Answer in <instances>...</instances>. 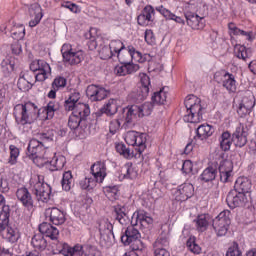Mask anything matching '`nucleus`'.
<instances>
[{
  "label": "nucleus",
  "instance_id": "32",
  "mask_svg": "<svg viewBox=\"0 0 256 256\" xmlns=\"http://www.w3.org/2000/svg\"><path fill=\"white\" fill-rule=\"evenodd\" d=\"M211 222L213 223L211 216L208 214L198 215L194 220L195 229L201 233L206 232L207 228H209V225H211Z\"/></svg>",
  "mask_w": 256,
  "mask_h": 256
},
{
  "label": "nucleus",
  "instance_id": "16",
  "mask_svg": "<svg viewBox=\"0 0 256 256\" xmlns=\"http://www.w3.org/2000/svg\"><path fill=\"white\" fill-rule=\"evenodd\" d=\"M219 180L227 183L233 174V162L231 160H222L218 166Z\"/></svg>",
  "mask_w": 256,
  "mask_h": 256
},
{
  "label": "nucleus",
  "instance_id": "54",
  "mask_svg": "<svg viewBox=\"0 0 256 256\" xmlns=\"http://www.w3.org/2000/svg\"><path fill=\"white\" fill-rule=\"evenodd\" d=\"M33 88V84L29 82L24 76H20L18 79V89L22 92H28Z\"/></svg>",
  "mask_w": 256,
  "mask_h": 256
},
{
  "label": "nucleus",
  "instance_id": "18",
  "mask_svg": "<svg viewBox=\"0 0 256 256\" xmlns=\"http://www.w3.org/2000/svg\"><path fill=\"white\" fill-rule=\"evenodd\" d=\"M185 19H186L187 26L191 27V29H194L196 31L205 29V18L204 17H200L199 15H197L193 12H186Z\"/></svg>",
  "mask_w": 256,
  "mask_h": 256
},
{
  "label": "nucleus",
  "instance_id": "1",
  "mask_svg": "<svg viewBox=\"0 0 256 256\" xmlns=\"http://www.w3.org/2000/svg\"><path fill=\"white\" fill-rule=\"evenodd\" d=\"M184 105L186 108L184 122L196 124L203 120L206 107L205 104H202V100L199 97L196 95L186 96Z\"/></svg>",
  "mask_w": 256,
  "mask_h": 256
},
{
  "label": "nucleus",
  "instance_id": "24",
  "mask_svg": "<svg viewBox=\"0 0 256 256\" xmlns=\"http://www.w3.org/2000/svg\"><path fill=\"white\" fill-rule=\"evenodd\" d=\"M29 15L34 18L30 20L29 27H37L43 19V9L41 8V5L37 3L32 4L29 8Z\"/></svg>",
  "mask_w": 256,
  "mask_h": 256
},
{
  "label": "nucleus",
  "instance_id": "61",
  "mask_svg": "<svg viewBox=\"0 0 256 256\" xmlns=\"http://www.w3.org/2000/svg\"><path fill=\"white\" fill-rule=\"evenodd\" d=\"M144 133H140V132H127L126 134V143L127 145L132 144L134 141H136V139H138L139 135H143Z\"/></svg>",
  "mask_w": 256,
  "mask_h": 256
},
{
  "label": "nucleus",
  "instance_id": "62",
  "mask_svg": "<svg viewBox=\"0 0 256 256\" xmlns=\"http://www.w3.org/2000/svg\"><path fill=\"white\" fill-rule=\"evenodd\" d=\"M120 125H121V123L117 119L109 122V133H111L112 135H115L117 133V131H119Z\"/></svg>",
  "mask_w": 256,
  "mask_h": 256
},
{
  "label": "nucleus",
  "instance_id": "28",
  "mask_svg": "<svg viewBox=\"0 0 256 256\" xmlns=\"http://www.w3.org/2000/svg\"><path fill=\"white\" fill-rule=\"evenodd\" d=\"M49 218L50 223H52L55 226H62L65 221H67V218L65 217V212L61 209H58L56 207L50 208L49 210Z\"/></svg>",
  "mask_w": 256,
  "mask_h": 256
},
{
  "label": "nucleus",
  "instance_id": "45",
  "mask_svg": "<svg viewBox=\"0 0 256 256\" xmlns=\"http://www.w3.org/2000/svg\"><path fill=\"white\" fill-rule=\"evenodd\" d=\"M217 170L214 169L213 167H208L206 169H204L203 173H201L200 175V180L202 182H212L213 180L216 179V174H217Z\"/></svg>",
  "mask_w": 256,
  "mask_h": 256
},
{
  "label": "nucleus",
  "instance_id": "15",
  "mask_svg": "<svg viewBox=\"0 0 256 256\" xmlns=\"http://www.w3.org/2000/svg\"><path fill=\"white\" fill-rule=\"evenodd\" d=\"M57 249L60 255L64 256H81L83 255V246L77 244L75 246H70L66 242H59Z\"/></svg>",
  "mask_w": 256,
  "mask_h": 256
},
{
  "label": "nucleus",
  "instance_id": "53",
  "mask_svg": "<svg viewBox=\"0 0 256 256\" xmlns=\"http://www.w3.org/2000/svg\"><path fill=\"white\" fill-rule=\"evenodd\" d=\"M115 150L118 154L122 155L126 159H131L133 157V153L130 151L125 144H117L115 145Z\"/></svg>",
  "mask_w": 256,
  "mask_h": 256
},
{
  "label": "nucleus",
  "instance_id": "50",
  "mask_svg": "<svg viewBox=\"0 0 256 256\" xmlns=\"http://www.w3.org/2000/svg\"><path fill=\"white\" fill-rule=\"evenodd\" d=\"M145 143H147V134L144 133L140 134L139 137L136 138L135 141H133L129 145L133 147H138V152L142 153L146 148Z\"/></svg>",
  "mask_w": 256,
  "mask_h": 256
},
{
  "label": "nucleus",
  "instance_id": "44",
  "mask_svg": "<svg viewBox=\"0 0 256 256\" xmlns=\"http://www.w3.org/2000/svg\"><path fill=\"white\" fill-rule=\"evenodd\" d=\"M55 130L53 129H47L44 130V132L38 133V141H41V143H53L55 140Z\"/></svg>",
  "mask_w": 256,
  "mask_h": 256
},
{
  "label": "nucleus",
  "instance_id": "40",
  "mask_svg": "<svg viewBox=\"0 0 256 256\" xmlns=\"http://www.w3.org/2000/svg\"><path fill=\"white\" fill-rule=\"evenodd\" d=\"M234 54L238 59L247 61L251 57V48L245 47V45L236 44L234 47Z\"/></svg>",
  "mask_w": 256,
  "mask_h": 256
},
{
  "label": "nucleus",
  "instance_id": "35",
  "mask_svg": "<svg viewBox=\"0 0 256 256\" xmlns=\"http://www.w3.org/2000/svg\"><path fill=\"white\" fill-rule=\"evenodd\" d=\"M195 133L197 134V139L203 141L212 137L213 133H215V129L209 124H201L195 130Z\"/></svg>",
  "mask_w": 256,
  "mask_h": 256
},
{
  "label": "nucleus",
  "instance_id": "25",
  "mask_svg": "<svg viewBox=\"0 0 256 256\" xmlns=\"http://www.w3.org/2000/svg\"><path fill=\"white\" fill-rule=\"evenodd\" d=\"M139 77H140L141 86H140V91L138 92V100L144 101L147 98L148 93H150V86H151L150 77L147 76V74L145 73H140Z\"/></svg>",
  "mask_w": 256,
  "mask_h": 256
},
{
  "label": "nucleus",
  "instance_id": "58",
  "mask_svg": "<svg viewBox=\"0 0 256 256\" xmlns=\"http://www.w3.org/2000/svg\"><path fill=\"white\" fill-rule=\"evenodd\" d=\"M80 105H85L86 107L89 108V105H87V104H77L76 101H67V100H65V102H64L65 111H79Z\"/></svg>",
  "mask_w": 256,
  "mask_h": 256
},
{
  "label": "nucleus",
  "instance_id": "63",
  "mask_svg": "<svg viewBox=\"0 0 256 256\" xmlns=\"http://www.w3.org/2000/svg\"><path fill=\"white\" fill-rule=\"evenodd\" d=\"M129 245L133 251H143L145 249V245L141 240H132Z\"/></svg>",
  "mask_w": 256,
  "mask_h": 256
},
{
  "label": "nucleus",
  "instance_id": "22",
  "mask_svg": "<svg viewBox=\"0 0 256 256\" xmlns=\"http://www.w3.org/2000/svg\"><path fill=\"white\" fill-rule=\"evenodd\" d=\"M253 107H255V97L253 95L244 96L241 104L238 107L237 113L241 118L250 114Z\"/></svg>",
  "mask_w": 256,
  "mask_h": 256
},
{
  "label": "nucleus",
  "instance_id": "33",
  "mask_svg": "<svg viewBox=\"0 0 256 256\" xmlns=\"http://www.w3.org/2000/svg\"><path fill=\"white\" fill-rule=\"evenodd\" d=\"M156 11L162 14L168 21H175V23H179V25H185V20L181 18V16H177L171 12V10L164 8L163 5L157 6Z\"/></svg>",
  "mask_w": 256,
  "mask_h": 256
},
{
  "label": "nucleus",
  "instance_id": "49",
  "mask_svg": "<svg viewBox=\"0 0 256 256\" xmlns=\"http://www.w3.org/2000/svg\"><path fill=\"white\" fill-rule=\"evenodd\" d=\"M169 246V235L167 233H161L155 240L153 247L154 249H165Z\"/></svg>",
  "mask_w": 256,
  "mask_h": 256
},
{
  "label": "nucleus",
  "instance_id": "55",
  "mask_svg": "<svg viewBox=\"0 0 256 256\" xmlns=\"http://www.w3.org/2000/svg\"><path fill=\"white\" fill-rule=\"evenodd\" d=\"M186 247L191 251V253L199 255L202 251V248H200L199 244H196V241L194 238H189L186 240Z\"/></svg>",
  "mask_w": 256,
  "mask_h": 256
},
{
  "label": "nucleus",
  "instance_id": "8",
  "mask_svg": "<svg viewBox=\"0 0 256 256\" xmlns=\"http://www.w3.org/2000/svg\"><path fill=\"white\" fill-rule=\"evenodd\" d=\"M78 109L69 116L68 127L71 130H85L87 128L86 118L90 116V108L80 105Z\"/></svg>",
  "mask_w": 256,
  "mask_h": 256
},
{
  "label": "nucleus",
  "instance_id": "60",
  "mask_svg": "<svg viewBox=\"0 0 256 256\" xmlns=\"http://www.w3.org/2000/svg\"><path fill=\"white\" fill-rule=\"evenodd\" d=\"M85 256H102L101 251L96 246H87L84 252Z\"/></svg>",
  "mask_w": 256,
  "mask_h": 256
},
{
  "label": "nucleus",
  "instance_id": "43",
  "mask_svg": "<svg viewBox=\"0 0 256 256\" xmlns=\"http://www.w3.org/2000/svg\"><path fill=\"white\" fill-rule=\"evenodd\" d=\"M66 160L64 156L59 157H53V159L50 161V168L49 170L51 172H57L59 170H62L65 166Z\"/></svg>",
  "mask_w": 256,
  "mask_h": 256
},
{
  "label": "nucleus",
  "instance_id": "34",
  "mask_svg": "<svg viewBox=\"0 0 256 256\" xmlns=\"http://www.w3.org/2000/svg\"><path fill=\"white\" fill-rule=\"evenodd\" d=\"M140 225L142 228H149L151 224H153V218L148 216V214L144 211H140L135 218V223L132 220V226L136 227Z\"/></svg>",
  "mask_w": 256,
  "mask_h": 256
},
{
  "label": "nucleus",
  "instance_id": "47",
  "mask_svg": "<svg viewBox=\"0 0 256 256\" xmlns=\"http://www.w3.org/2000/svg\"><path fill=\"white\" fill-rule=\"evenodd\" d=\"M167 99L165 88L161 89L160 92H155L151 97V103L153 105H165Z\"/></svg>",
  "mask_w": 256,
  "mask_h": 256
},
{
  "label": "nucleus",
  "instance_id": "57",
  "mask_svg": "<svg viewBox=\"0 0 256 256\" xmlns=\"http://www.w3.org/2000/svg\"><path fill=\"white\" fill-rule=\"evenodd\" d=\"M226 256H242V251H240L239 244L237 242H232L228 251H226Z\"/></svg>",
  "mask_w": 256,
  "mask_h": 256
},
{
  "label": "nucleus",
  "instance_id": "42",
  "mask_svg": "<svg viewBox=\"0 0 256 256\" xmlns=\"http://www.w3.org/2000/svg\"><path fill=\"white\" fill-rule=\"evenodd\" d=\"M119 107L116 104V100L111 99L105 104L103 108H100L98 114H106V116H113L117 113Z\"/></svg>",
  "mask_w": 256,
  "mask_h": 256
},
{
  "label": "nucleus",
  "instance_id": "23",
  "mask_svg": "<svg viewBox=\"0 0 256 256\" xmlns=\"http://www.w3.org/2000/svg\"><path fill=\"white\" fill-rule=\"evenodd\" d=\"M194 195V186L190 183H184L178 186V191H176V198L178 201L184 202Z\"/></svg>",
  "mask_w": 256,
  "mask_h": 256
},
{
  "label": "nucleus",
  "instance_id": "56",
  "mask_svg": "<svg viewBox=\"0 0 256 256\" xmlns=\"http://www.w3.org/2000/svg\"><path fill=\"white\" fill-rule=\"evenodd\" d=\"M66 86H67V79L62 76L56 77L55 80H53L52 82V89H55V90L64 89Z\"/></svg>",
  "mask_w": 256,
  "mask_h": 256
},
{
  "label": "nucleus",
  "instance_id": "10",
  "mask_svg": "<svg viewBox=\"0 0 256 256\" xmlns=\"http://www.w3.org/2000/svg\"><path fill=\"white\" fill-rule=\"evenodd\" d=\"M231 211L224 210L212 220V227L218 237L225 236L231 224Z\"/></svg>",
  "mask_w": 256,
  "mask_h": 256
},
{
  "label": "nucleus",
  "instance_id": "59",
  "mask_svg": "<svg viewBox=\"0 0 256 256\" xmlns=\"http://www.w3.org/2000/svg\"><path fill=\"white\" fill-rule=\"evenodd\" d=\"M9 149H10L9 164L15 165L16 160L19 157V149L15 145H10Z\"/></svg>",
  "mask_w": 256,
  "mask_h": 256
},
{
  "label": "nucleus",
  "instance_id": "26",
  "mask_svg": "<svg viewBox=\"0 0 256 256\" xmlns=\"http://www.w3.org/2000/svg\"><path fill=\"white\" fill-rule=\"evenodd\" d=\"M141 240V233H139L138 229L135 226H129L124 231V234L121 235V242L124 245H130L132 241Z\"/></svg>",
  "mask_w": 256,
  "mask_h": 256
},
{
  "label": "nucleus",
  "instance_id": "51",
  "mask_svg": "<svg viewBox=\"0 0 256 256\" xmlns=\"http://www.w3.org/2000/svg\"><path fill=\"white\" fill-rule=\"evenodd\" d=\"M121 172L123 173L124 179L133 180L138 176V173L133 168L132 163L125 164Z\"/></svg>",
  "mask_w": 256,
  "mask_h": 256
},
{
  "label": "nucleus",
  "instance_id": "9",
  "mask_svg": "<svg viewBox=\"0 0 256 256\" xmlns=\"http://www.w3.org/2000/svg\"><path fill=\"white\" fill-rule=\"evenodd\" d=\"M125 49V45L121 40L111 41L109 48H103V53H108L104 59H111L113 55H117L120 65H135V63H131V61L125 58Z\"/></svg>",
  "mask_w": 256,
  "mask_h": 256
},
{
  "label": "nucleus",
  "instance_id": "31",
  "mask_svg": "<svg viewBox=\"0 0 256 256\" xmlns=\"http://www.w3.org/2000/svg\"><path fill=\"white\" fill-rule=\"evenodd\" d=\"M61 109V104L58 101H51L46 107L38 109L41 114H45L44 120H52L55 116V112Z\"/></svg>",
  "mask_w": 256,
  "mask_h": 256
},
{
  "label": "nucleus",
  "instance_id": "37",
  "mask_svg": "<svg viewBox=\"0 0 256 256\" xmlns=\"http://www.w3.org/2000/svg\"><path fill=\"white\" fill-rule=\"evenodd\" d=\"M139 70L138 65H117L114 68V73L118 77H125L127 74H133Z\"/></svg>",
  "mask_w": 256,
  "mask_h": 256
},
{
  "label": "nucleus",
  "instance_id": "39",
  "mask_svg": "<svg viewBox=\"0 0 256 256\" xmlns=\"http://www.w3.org/2000/svg\"><path fill=\"white\" fill-rule=\"evenodd\" d=\"M233 140L231 139V134L228 131L222 132L221 137H219V147L222 151H230Z\"/></svg>",
  "mask_w": 256,
  "mask_h": 256
},
{
  "label": "nucleus",
  "instance_id": "12",
  "mask_svg": "<svg viewBox=\"0 0 256 256\" xmlns=\"http://www.w3.org/2000/svg\"><path fill=\"white\" fill-rule=\"evenodd\" d=\"M124 58H126L127 61L131 59L134 63H151V61H153L152 56L149 54H141L133 45L127 46V52H125Z\"/></svg>",
  "mask_w": 256,
  "mask_h": 256
},
{
  "label": "nucleus",
  "instance_id": "48",
  "mask_svg": "<svg viewBox=\"0 0 256 256\" xmlns=\"http://www.w3.org/2000/svg\"><path fill=\"white\" fill-rule=\"evenodd\" d=\"M73 181V174H71V171H66L62 176V189L66 192L70 191L73 187Z\"/></svg>",
  "mask_w": 256,
  "mask_h": 256
},
{
  "label": "nucleus",
  "instance_id": "14",
  "mask_svg": "<svg viewBox=\"0 0 256 256\" xmlns=\"http://www.w3.org/2000/svg\"><path fill=\"white\" fill-rule=\"evenodd\" d=\"M155 21V8L151 5H146L137 17L138 25L141 27H147L149 23Z\"/></svg>",
  "mask_w": 256,
  "mask_h": 256
},
{
  "label": "nucleus",
  "instance_id": "38",
  "mask_svg": "<svg viewBox=\"0 0 256 256\" xmlns=\"http://www.w3.org/2000/svg\"><path fill=\"white\" fill-rule=\"evenodd\" d=\"M228 29L232 35H241L242 37H245L246 41H253L255 39V35L253 34V31L247 32L244 30H241L235 26V23L231 22L228 24Z\"/></svg>",
  "mask_w": 256,
  "mask_h": 256
},
{
  "label": "nucleus",
  "instance_id": "20",
  "mask_svg": "<svg viewBox=\"0 0 256 256\" xmlns=\"http://www.w3.org/2000/svg\"><path fill=\"white\" fill-rule=\"evenodd\" d=\"M16 197L18 198V201L22 203V205L28 209L31 210L34 207V200L33 197L31 196L30 191L25 188H18V191H16Z\"/></svg>",
  "mask_w": 256,
  "mask_h": 256
},
{
  "label": "nucleus",
  "instance_id": "36",
  "mask_svg": "<svg viewBox=\"0 0 256 256\" xmlns=\"http://www.w3.org/2000/svg\"><path fill=\"white\" fill-rule=\"evenodd\" d=\"M222 87L226 89V91L234 93L236 92V80L234 79L233 74L225 72L221 78Z\"/></svg>",
  "mask_w": 256,
  "mask_h": 256
},
{
  "label": "nucleus",
  "instance_id": "3",
  "mask_svg": "<svg viewBox=\"0 0 256 256\" xmlns=\"http://www.w3.org/2000/svg\"><path fill=\"white\" fill-rule=\"evenodd\" d=\"M156 104L151 102H145L144 104L138 106L133 105L123 109V117H124V128H129L133 125V122L138 118H144L150 116L153 112V108Z\"/></svg>",
  "mask_w": 256,
  "mask_h": 256
},
{
  "label": "nucleus",
  "instance_id": "5",
  "mask_svg": "<svg viewBox=\"0 0 256 256\" xmlns=\"http://www.w3.org/2000/svg\"><path fill=\"white\" fill-rule=\"evenodd\" d=\"M10 207L3 205L0 211V233L10 243L18 242L21 238L18 228L9 226Z\"/></svg>",
  "mask_w": 256,
  "mask_h": 256
},
{
  "label": "nucleus",
  "instance_id": "13",
  "mask_svg": "<svg viewBox=\"0 0 256 256\" xmlns=\"http://www.w3.org/2000/svg\"><path fill=\"white\" fill-rule=\"evenodd\" d=\"M108 91L99 85H89L86 89V96L92 102L102 101L107 98Z\"/></svg>",
  "mask_w": 256,
  "mask_h": 256
},
{
  "label": "nucleus",
  "instance_id": "11",
  "mask_svg": "<svg viewBox=\"0 0 256 256\" xmlns=\"http://www.w3.org/2000/svg\"><path fill=\"white\" fill-rule=\"evenodd\" d=\"M247 202V194L245 193L230 191L228 192V195H226V205L232 209L245 207Z\"/></svg>",
  "mask_w": 256,
  "mask_h": 256
},
{
  "label": "nucleus",
  "instance_id": "46",
  "mask_svg": "<svg viewBox=\"0 0 256 256\" xmlns=\"http://www.w3.org/2000/svg\"><path fill=\"white\" fill-rule=\"evenodd\" d=\"M99 233L100 235L113 234V224H111L110 220L107 218L100 220Z\"/></svg>",
  "mask_w": 256,
  "mask_h": 256
},
{
  "label": "nucleus",
  "instance_id": "2",
  "mask_svg": "<svg viewBox=\"0 0 256 256\" xmlns=\"http://www.w3.org/2000/svg\"><path fill=\"white\" fill-rule=\"evenodd\" d=\"M13 115L15 116L16 123L24 126L36 122L41 116V110H39L36 104L27 102L16 105Z\"/></svg>",
  "mask_w": 256,
  "mask_h": 256
},
{
  "label": "nucleus",
  "instance_id": "29",
  "mask_svg": "<svg viewBox=\"0 0 256 256\" xmlns=\"http://www.w3.org/2000/svg\"><path fill=\"white\" fill-rule=\"evenodd\" d=\"M251 189H252L251 180L241 177L235 180L234 190H231L230 192L235 191L241 194H248V193H251Z\"/></svg>",
  "mask_w": 256,
  "mask_h": 256
},
{
  "label": "nucleus",
  "instance_id": "21",
  "mask_svg": "<svg viewBox=\"0 0 256 256\" xmlns=\"http://www.w3.org/2000/svg\"><path fill=\"white\" fill-rule=\"evenodd\" d=\"M231 139L235 147H245L247 143V131L245 130V126L240 124V126L235 128L234 133H232Z\"/></svg>",
  "mask_w": 256,
  "mask_h": 256
},
{
  "label": "nucleus",
  "instance_id": "6",
  "mask_svg": "<svg viewBox=\"0 0 256 256\" xmlns=\"http://www.w3.org/2000/svg\"><path fill=\"white\" fill-rule=\"evenodd\" d=\"M29 186L32 195L35 196L38 202L47 203L52 195V188L44 181L41 175L32 176L29 180Z\"/></svg>",
  "mask_w": 256,
  "mask_h": 256
},
{
  "label": "nucleus",
  "instance_id": "52",
  "mask_svg": "<svg viewBox=\"0 0 256 256\" xmlns=\"http://www.w3.org/2000/svg\"><path fill=\"white\" fill-rule=\"evenodd\" d=\"M11 35L15 41H21L25 37V26L20 24L18 26H13L11 30Z\"/></svg>",
  "mask_w": 256,
  "mask_h": 256
},
{
  "label": "nucleus",
  "instance_id": "30",
  "mask_svg": "<svg viewBox=\"0 0 256 256\" xmlns=\"http://www.w3.org/2000/svg\"><path fill=\"white\" fill-rule=\"evenodd\" d=\"M29 69L35 73V81L43 82L46 81V79L49 77V74L51 72L49 65L44 66H29Z\"/></svg>",
  "mask_w": 256,
  "mask_h": 256
},
{
  "label": "nucleus",
  "instance_id": "7",
  "mask_svg": "<svg viewBox=\"0 0 256 256\" xmlns=\"http://www.w3.org/2000/svg\"><path fill=\"white\" fill-rule=\"evenodd\" d=\"M61 54L64 63H68V65H79V63L87 65L91 61V56L85 55L83 51L73 52L71 44H63Z\"/></svg>",
  "mask_w": 256,
  "mask_h": 256
},
{
  "label": "nucleus",
  "instance_id": "4",
  "mask_svg": "<svg viewBox=\"0 0 256 256\" xmlns=\"http://www.w3.org/2000/svg\"><path fill=\"white\" fill-rule=\"evenodd\" d=\"M93 178H84L80 180V188L87 191L95 189L96 184L104 182L107 177V166L105 162H96L90 168Z\"/></svg>",
  "mask_w": 256,
  "mask_h": 256
},
{
  "label": "nucleus",
  "instance_id": "41",
  "mask_svg": "<svg viewBox=\"0 0 256 256\" xmlns=\"http://www.w3.org/2000/svg\"><path fill=\"white\" fill-rule=\"evenodd\" d=\"M31 245L37 251H45L47 247V240L41 234H35L31 239Z\"/></svg>",
  "mask_w": 256,
  "mask_h": 256
},
{
  "label": "nucleus",
  "instance_id": "19",
  "mask_svg": "<svg viewBox=\"0 0 256 256\" xmlns=\"http://www.w3.org/2000/svg\"><path fill=\"white\" fill-rule=\"evenodd\" d=\"M115 221H118L121 226H126L129 223V210L126 205H114L112 206Z\"/></svg>",
  "mask_w": 256,
  "mask_h": 256
},
{
  "label": "nucleus",
  "instance_id": "64",
  "mask_svg": "<svg viewBox=\"0 0 256 256\" xmlns=\"http://www.w3.org/2000/svg\"><path fill=\"white\" fill-rule=\"evenodd\" d=\"M182 172L184 174H191L193 172V162L191 160H185L184 164H182Z\"/></svg>",
  "mask_w": 256,
  "mask_h": 256
},
{
  "label": "nucleus",
  "instance_id": "17",
  "mask_svg": "<svg viewBox=\"0 0 256 256\" xmlns=\"http://www.w3.org/2000/svg\"><path fill=\"white\" fill-rule=\"evenodd\" d=\"M48 143H42L37 138H32L29 141L28 149L26 155H28L29 159H37L40 157L39 153L42 149L49 148L47 146Z\"/></svg>",
  "mask_w": 256,
  "mask_h": 256
},
{
  "label": "nucleus",
  "instance_id": "27",
  "mask_svg": "<svg viewBox=\"0 0 256 256\" xmlns=\"http://www.w3.org/2000/svg\"><path fill=\"white\" fill-rule=\"evenodd\" d=\"M38 230L40 231L41 236H46L47 238H50L51 240H57L59 236V230L58 228L52 226V224H49L47 222H43L38 226Z\"/></svg>",
  "mask_w": 256,
  "mask_h": 256
}]
</instances>
